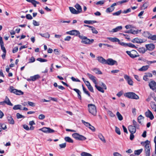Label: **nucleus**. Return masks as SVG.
Listing matches in <instances>:
<instances>
[{
	"label": "nucleus",
	"mask_w": 156,
	"mask_h": 156,
	"mask_svg": "<svg viewBox=\"0 0 156 156\" xmlns=\"http://www.w3.org/2000/svg\"><path fill=\"white\" fill-rule=\"evenodd\" d=\"M114 8H113L112 7H111V6L110 7H108L106 9V12L107 13H109V12H112L114 10Z\"/></svg>",
	"instance_id": "nucleus-34"
},
{
	"label": "nucleus",
	"mask_w": 156,
	"mask_h": 156,
	"mask_svg": "<svg viewBox=\"0 0 156 156\" xmlns=\"http://www.w3.org/2000/svg\"><path fill=\"white\" fill-rule=\"evenodd\" d=\"M151 89L154 90L156 89V83L154 80L151 81L149 84Z\"/></svg>",
	"instance_id": "nucleus-13"
},
{
	"label": "nucleus",
	"mask_w": 156,
	"mask_h": 156,
	"mask_svg": "<svg viewBox=\"0 0 156 156\" xmlns=\"http://www.w3.org/2000/svg\"><path fill=\"white\" fill-rule=\"evenodd\" d=\"M105 64L112 66L115 64L117 65V62L112 58H108L106 60Z\"/></svg>",
	"instance_id": "nucleus-10"
},
{
	"label": "nucleus",
	"mask_w": 156,
	"mask_h": 156,
	"mask_svg": "<svg viewBox=\"0 0 156 156\" xmlns=\"http://www.w3.org/2000/svg\"><path fill=\"white\" fill-rule=\"evenodd\" d=\"M136 128L132 125H130L128 126V130L130 133H135L136 132Z\"/></svg>",
	"instance_id": "nucleus-16"
},
{
	"label": "nucleus",
	"mask_w": 156,
	"mask_h": 156,
	"mask_svg": "<svg viewBox=\"0 0 156 156\" xmlns=\"http://www.w3.org/2000/svg\"><path fill=\"white\" fill-rule=\"evenodd\" d=\"M133 126H134L136 128H137L139 126L138 124H137V122L135 120H133Z\"/></svg>",
	"instance_id": "nucleus-43"
},
{
	"label": "nucleus",
	"mask_w": 156,
	"mask_h": 156,
	"mask_svg": "<svg viewBox=\"0 0 156 156\" xmlns=\"http://www.w3.org/2000/svg\"><path fill=\"white\" fill-rule=\"evenodd\" d=\"M89 112L94 116L97 114L96 107L93 104H88V105Z\"/></svg>",
	"instance_id": "nucleus-4"
},
{
	"label": "nucleus",
	"mask_w": 156,
	"mask_h": 156,
	"mask_svg": "<svg viewBox=\"0 0 156 156\" xmlns=\"http://www.w3.org/2000/svg\"><path fill=\"white\" fill-rule=\"evenodd\" d=\"M9 91L10 92L14 93L17 95H21L23 94V92L21 90H18L16 89H14L13 86L10 87Z\"/></svg>",
	"instance_id": "nucleus-7"
},
{
	"label": "nucleus",
	"mask_w": 156,
	"mask_h": 156,
	"mask_svg": "<svg viewBox=\"0 0 156 156\" xmlns=\"http://www.w3.org/2000/svg\"><path fill=\"white\" fill-rule=\"evenodd\" d=\"M59 146L61 148H64L66 147V143H63L59 145Z\"/></svg>",
	"instance_id": "nucleus-54"
},
{
	"label": "nucleus",
	"mask_w": 156,
	"mask_h": 156,
	"mask_svg": "<svg viewBox=\"0 0 156 156\" xmlns=\"http://www.w3.org/2000/svg\"><path fill=\"white\" fill-rule=\"evenodd\" d=\"M98 60L100 63L105 64L106 62V60L104 59L103 57L101 56H99L98 57Z\"/></svg>",
	"instance_id": "nucleus-18"
},
{
	"label": "nucleus",
	"mask_w": 156,
	"mask_h": 156,
	"mask_svg": "<svg viewBox=\"0 0 156 156\" xmlns=\"http://www.w3.org/2000/svg\"><path fill=\"white\" fill-rule=\"evenodd\" d=\"M45 118V116L44 115L41 114L39 115L38 118L39 119L42 120Z\"/></svg>",
	"instance_id": "nucleus-55"
},
{
	"label": "nucleus",
	"mask_w": 156,
	"mask_h": 156,
	"mask_svg": "<svg viewBox=\"0 0 156 156\" xmlns=\"http://www.w3.org/2000/svg\"><path fill=\"white\" fill-rule=\"evenodd\" d=\"M143 35L144 37L150 39L151 34L148 31H144L143 33Z\"/></svg>",
	"instance_id": "nucleus-19"
},
{
	"label": "nucleus",
	"mask_w": 156,
	"mask_h": 156,
	"mask_svg": "<svg viewBox=\"0 0 156 156\" xmlns=\"http://www.w3.org/2000/svg\"><path fill=\"white\" fill-rule=\"evenodd\" d=\"M122 29V26H118L115 28L112 29V32H117Z\"/></svg>",
	"instance_id": "nucleus-26"
},
{
	"label": "nucleus",
	"mask_w": 156,
	"mask_h": 156,
	"mask_svg": "<svg viewBox=\"0 0 156 156\" xmlns=\"http://www.w3.org/2000/svg\"><path fill=\"white\" fill-rule=\"evenodd\" d=\"M143 149H140L139 150H135L134 151V154H135L139 155L143 151Z\"/></svg>",
	"instance_id": "nucleus-33"
},
{
	"label": "nucleus",
	"mask_w": 156,
	"mask_h": 156,
	"mask_svg": "<svg viewBox=\"0 0 156 156\" xmlns=\"http://www.w3.org/2000/svg\"><path fill=\"white\" fill-rule=\"evenodd\" d=\"M150 141L147 140L144 142H142L141 143V144L144 146L145 156H150V150L151 147L150 145Z\"/></svg>",
	"instance_id": "nucleus-1"
},
{
	"label": "nucleus",
	"mask_w": 156,
	"mask_h": 156,
	"mask_svg": "<svg viewBox=\"0 0 156 156\" xmlns=\"http://www.w3.org/2000/svg\"><path fill=\"white\" fill-rule=\"evenodd\" d=\"M141 31V30H132V34H136L138 33L139 32H140Z\"/></svg>",
	"instance_id": "nucleus-59"
},
{
	"label": "nucleus",
	"mask_w": 156,
	"mask_h": 156,
	"mask_svg": "<svg viewBox=\"0 0 156 156\" xmlns=\"http://www.w3.org/2000/svg\"><path fill=\"white\" fill-rule=\"evenodd\" d=\"M27 103L29 105L32 107H34L35 106V103L31 101H28Z\"/></svg>",
	"instance_id": "nucleus-45"
},
{
	"label": "nucleus",
	"mask_w": 156,
	"mask_h": 156,
	"mask_svg": "<svg viewBox=\"0 0 156 156\" xmlns=\"http://www.w3.org/2000/svg\"><path fill=\"white\" fill-rule=\"evenodd\" d=\"M124 96L131 99L137 100L139 99V97L135 93L133 92L126 93L124 94Z\"/></svg>",
	"instance_id": "nucleus-5"
},
{
	"label": "nucleus",
	"mask_w": 156,
	"mask_h": 156,
	"mask_svg": "<svg viewBox=\"0 0 156 156\" xmlns=\"http://www.w3.org/2000/svg\"><path fill=\"white\" fill-rule=\"evenodd\" d=\"M138 51L140 53H144L145 52V49L144 48H140L138 49Z\"/></svg>",
	"instance_id": "nucleus-39"
},
{
	"label": "nucleus",
	"mask_w": 156,
	"mask_h": 156,
	"mask_svg": "<svg viewBox=\"0 0 156 156\" xmlns=\"http://www.w3.org/2000/svg\"><path fill=\"white\" fill-rule=\"evenodd\" d=\"M35 59L34 57L32 56L31 58L29 59V63H32L35 62Z\"/></svg>",
	"instance_id": "nucleus-49"
},
{
	"label": "nucleus",
	"mask_w": 156,
	"mask_h": 156,
	"mask_svg": "<svg viewBox=\"0 0 156 156\" xmlns=\"http://www.w3.org/2000/svg\"><path fill=\"white\" fill-rule=\"evenodd\" d=\"M68 34L71 35H75L76 36H78L79 37V36L81 35L80 33L78 30H73L66 32Z\"/></svg>",
	"instance_id": "nucleus-9"
},
{
	"label": "nucleus",
	"mask_w": 156,
	"mask_h": 156,
	"mask_svg": "<svg viewBox=\"0 0 156 156\" xmlns=\"http://www.w3.org/2000/svg\"><path fill=\"white\" fill-rule=\"evenodd\" d=\"M121 13V10H120L115 12L113 13L112 14L114 16H119Z\"/></svg>",
	"instance_id": "nucleus-47"
},
{
	"label": "nucleus",
	"mask_w": 156,
	"mask_h": 156,
	"mask_svg": "<svg viewBox=\"0 0 156 156\" xmlns=\"http://www.w3.org/2000/svg\"><path fill=\"white\" fill-rule=\"evenodd\" d=\"M115 128L116 133L118 135H120L121 134V132L119 129L116 126L115 127Z\"/></svg>",
	"instance_id": "nucleus-42"
},
{
	"label": "nucleus",
	"mask_w": 156,
	"mask_h": 156,
	"mask_svg": "<svg viewBox=\"0 0 156 156\" xmlns=\"http://www.w3.org/2000/svg\"><path fill=\"white\" fill-rule=\"evenodd\" d=\"M144 117L143 116L141 115H140L137 118V120L138 122L140 123H141V120L142 119H144Z\"/></svg>",
	"instance_id": "nucleus-40"
},
{
	"label": "nucleus",
	"mask_w": 156,
	"mask_h": 156,
	"mask_svg": "<svg viewBox=\"0 0 156 156\" xmlns=\"http://www.w3.org/2000/svg\"><path fill=\"white\" fill-rule=\"evenodd\" d=\"M145 47L147 50L149 51H152L154 48L155 45L153 44H146L145 45Z\"/></svg>",
	"instance_id": "nucleus-15"
},
{
	"label": "nucleus",
	"mask_w": 156,
	"mask_h": 156,
	"mask_svg": "<svg viewBox=\"0 0 156 156\" xmlns=\"http://www.w3.org/2000/svg\"><path fill=\"white\" fill-rule=\"evenodd\" d=\"M108 113L111 117H113L115 116V115L111 111H108Z\"/></svg>",
	"instance_id": "nucleus-62"
},
{
	"label": "nucleus",
	"mask_w": 156,
	"mask_h": 156,
	"mask_svg": "<svg viewBox=\"0 0 156 156\" xmlns=\"http://www.w3.org/2000/svg\"><path fill=\"white\" fill-rule=\"evenodd\" d=\"M129 47L132 48H137L134 44L131 43H129L127 44V46Z\"/></svg>",
	"instance_id": "nucleus-41"
},
{
	"label": "nucleus",
	"mask_w": 156,
	"mask_h": 156,
	"mask_svg": "<svg viewBox=\"0 0 156 156\" xmlns=\"http://www.w3.org/2000/svg\"><path fill=\"white\" fill-rule=\"evenodd\" d=\"M75 7L77 9V11L78 14L81 12L82 8L79 4H76L75 5Z\"/></svg>",
	"instance_id": "nucleus-21"
},
{
	"label": "nucleus",
	"mask_w": 156,
	"mask_h": 156,
	"mask_svg": "<svg viewBox=\"0 0 156 156\" xmlns=\"http://www.w3.org/2000/svg\"><path fill=\"white\" fill-rule=\"evenodd\" d=\"M82 86L83 87V92H84L85 93L87 94L89 97H90V95L88 91L87 90L86 88L83 86V85H82Z\"/></svg>",
	"instance_id": "nucleus-36"
},
{
	"label": "nucleus",
	"mask_w": 156,
	"mask_h": 156,
	"mask_svg": "<svg viewBox=\"0 0 156 156\" xmlns=\"http://www.w3.org/2000/svg\"><path fill=\"white\" fill-rule=\"evenodd\" d=\"M69 9L71 12L74 14H78L77 10L72 7H69Z\"/></svg>",
	"instance_id": "nucleus-29"
},
{
	"label": "nucleus",
	"mask_w": 156,
	"mask_h": 156,
	"mask_svg": "<svg viewBox=\"0 0 156 156\" xmlns=\"http://www.w3.org/2000/svg\"><path fill=\"white\" fill-rule=\"evenodd\" d=\"M98 137L101 140L102 142L104 143L106 142L105 140V139L104 137L101 133H99L98 135Z\"/></svg>",
	"instance_id": "nucleus-30"
},
{
	"label": "nucleus",
	"mask_w": 156,
	"mask_h": 156,
	"mask_svg": "<svg viewBox=\"0 0 156 156\" xmlns=\"http://www.w3.org/2000/svg\"><path fill=\"white\" fill-rule=\"evenodd\" d=\"M107 39L112 42H119V39L116 37L112 38L111 37H108Z\"/></svg>",
	"instance_id": "nucleus-24"
},
{
	"label": "nucleus",
	"mask_w": 156,
	"mask_h": 156,
	"mask_svg": "<svg viewBox=\"0 0 156 156\" xmlns=\"http://www.w3.org/2000/svg\"><path fill=\"white\" fill-rule=\"evenodd\" d=\"M64 139L66 141L69 143H73V140L69 136L65 137Z\"/></svg>",
	"instance_id": "nucleus-28"
},
{
	"label": "nucleus",
	"mask_w": 156,
	"mask_h": 156,
	"mask_svg": "<svg viewBox=\"0 0 156 156\" xmlns=\"http://www.w3.org/2000/svg\"><path fill=\"white\" fill-rule=\"evenodd\" d=\"M92 32L93 33L97 34L98 33V31L96 30L95 28L94 27H92V28L91 29Z\"/></svg>",
	"instance_id": "nucleus-53"
},
{
	"label": "nucleus",
	"mask_w": 156,
	"mask_h": 156,
	"mask_svg": "<svg viewBox=\"0 0 156 156\" xmlns=\"http://www.w3.org/2000/svg\"><path fill=\"white\" fill-rule=\"evenodd\" d=\"M16 117L18 119L22 118H24V117L23 115H22L19 113H17Z\"/></svg>",
	"instance_id": "nucleus-48"
},
{
	"label": "nucleus",
	"mask_w": 156,
	"mask_h": 156,
	"mask_svg": "<svg viewBox=\"0 0 156 156\" xmlns=\"http://www.w3.org/2000/svg\"><path fill=\"white\" fill-rule=\"evenodd\" d=\"M8 123L10 124L13 125L14 124V121L11 115H9L7 117Z\"/></svg>",
	"instance_id": "nucleus-17"
},
{
	"label": "nucleus",
	"mask_w": 156,
	"mask_h": 156,
	"mask_svg": "<svg viewBox=\"0 0 156 156\" xmlns=\"http://www.w3.org/2000/svg\"><path fill=\"white\" fill-rule=\"evenodd\" d=\"M104 2L105 1H100L97 2L96 3V4L97 5H101L104 4Z\"/></svg>",
	"instance_id": "nucleus-56"
},
{
	"label": "nucleus",
	"mask_w": 156,
	"mask_h": 156,
	"mask_svg": "<svg viewBox=\"0 0 156 156\" xmlns=\"http://www.w3.org/2000/svg\"><path fill=\"white\" fill-rule=\"evenodd\" d=\"M79 37L82 40L81 41V43L86 44H90L92 43L94 41L93 39H90L86 36H84L83 35L79 36Z\"/></svg>",
	"instance_id": "nucleus-3"
},
{
	"label": "nucleus",
	"mask_w": 156,
	"mask_h": 156,
	"mask_svg": "<svg viewBox=\"0 0 156 156\" xmlns=\"http://www.w3.org/2000/svg\"><path fill=\"white\" fill-rule=\"evenodd\" d=\"M145 116L149 118L151 120H152L154 118V116L152 112L149 109L147 110V111L145 113Z\"/></svg>",
	"instance_id": "nucleus-11"
},
{
	"label": "nucleus",
	"mask_w": 156,
	"mask_h": 156,
	"mask_svg": "<svg viewBox=\"0 0 156 156\" xmlns=\"http://www.w3.org/2000/svg\"><path fill=\"white\" fill-rule=\"evenodd\" d=\"M82 122L84 124V125L88 127H89V126H90V123H89L88 122H85L84 120H82Z\"/></svg>",
	"instance_id": "nucleus-52"
},
{
	"label": "nucleus",
	"mask_w": 156,
	"mask_h": 156,
	"mask_svg": "<svg viewBox=\"0 0 156 156\" xmlns=\"http://www.w3.org/2000/svg\"><path fill=\"white\" fill-rule=\"evenodd\" d=\"M116 115L119 120L121 121L123 119V117L122 115L119 112H117Z\"/></svg>",
	"instance_id": "nucleus-32"
},
{
	"label": "nucleus",
	"mask_w": 156,
	"mask_h": 156,
	"mask_svg": "<svg viewBox=\"0 0 156 156\" xmlns=\"http://www.w3.org/2000/svg\"><path fill=\"white\" fill-rule=\"evenodd\" d=\"M131 41L133 43H141L145 42V41L142 39L136 38L132 40Z\"/></svg>",
	"instance_id": "nucleus-14"
},
{
	"label": "nucleus",
	"mask_w": 156,
	"mask_h": 156,
	"mask_svg": "<svg viewBox=\"0 0 156 156\" xmlns=\"http://www.w3.org/2000/svg\"><path fill=\"white\" fill-rule=\"evenodd\" d=\"M81 156H92L91 154L84 152L81 153Z\"/></svg>",
	"instance_id": "nucleus-38"
},
{
	"label": "nucleus",
	"mask_w": 156,
	"mask_h": 156,
	"mask_svg": "<svg viewBox=\"0 0 156 156\" xmlns=\"http://www.w3.org/2000/svg\"><path fill=\"white\" fill-rule=\"evenodd\" d=\"M87 75L90 79L93 82L94 84H95V87L99 91L103 93H104V90H103V88L100 86H98L97 85V78L95 76H93V75L89 73H87Z\"/></svg>",
	"instance_id": "nucleus-2"
},
{
	"label": "nucleus",
	"mask_w": 156,
	"mask_h": 156,
	"mask_svg": "<svg viewBox=\"0 0 156 156\" xmlns=\"http://www.w3.org/2000/svg\"><path fill=\"white\" fill-rule=\"evenodd\" d=\"M33 24L34 26H38L40 25L39 22L34 20H33Z\"/></svg>",
	"instance_id": "nucleus-51"
},
{
	"label": "nucleus",
	"mask_w": 156,
	"mask_h": 156,
	"mask_svg": "<svg viewBox=\"0 0 156 156\" xmlns=\"http://www.w3.org/2000/svg\"><path fill=\"white\" fill-rule=\"evenodd\" d=\"M1 49L3 52V53H6V50L5 47L3 45H1Z\"/></svg>",
	"instance_id": "nucleus-64"
},
{
	"label": "nucleus",
	"mask_w": 156,
	"mask_h": 156,
	"mask_svg": "<svg viewBox=\"0 0 156 156\" xmlns=\"http://www.w3.org/2000/svg\"><path fill=\"white\" fill-rule=\"evenodd\" d=\"M39 35H40L42 37H43L45 38H49L50 37V35L48 32L43 34H39Z\"/></svg>",
	"instance_id": "nucleus-27"
},
{
	"label": "nucleus",
	"mask_w": 156,
	"mask_h": 156,
	"mask_svg": "<svg viewBox=\"0 0 156 156\" xmlns=\"http://www.w3.org/2000/svg\"><path fill=\"white\" fill-rule=\"evenodd\" d=\"M39 130L46 133H52L55 131L54 130L49 127H43L42 128L40 129Z\"/></svg>",
	"instance_id": "nucleus-8"
},
{
	"label": "nucleus",
	"mask_w": 156,
	"mask_h": 156,
	"mask_svg": "<svg viewBox=\"0 0 156 156\" xmlns=\"http://www.w3.org/2000/svg\"><path fill=\"white\" fill-rule=\"evenodd\" d=\"M84 23H85L88 24H92V21L91 20H85L84 21Z\"/></svg>",
	"instance_id": "nucleus-50"
},
{
	"label": "nucleus",
	"mask_w": 156,
	"mask_h": 156,
	"mask_svg": "<svg viewBox=\"0 0 156 156\" xmlns=\"http://www.w3.org/2000/svg\"><path fill=\"white\" fill-rule=\"evenodd\" d=\"M4 102H5V104L11 106H12L13 105V104L11 102L7 96H6L4 101Z\"/></svg>",
	"instance_id": "nucleus-20"
},
{
	"label": "nucleus",
	"mask_w": 156,
	"mask_h": 156,
	"mask_svg": "<svg viewBox=\"0 0 156 156\" xmlns=\"http://www.w3.org/2000/svg\"><path fill=\"white\" fill-rule=\"evenodd\" d=\"M37 60L41 62H46L47 61V60L46 59H44L41 58H38L37 59Z\"/></svg>",
	"instance_id": "nucleus-46"
},
{
	"label": "nucleus",
	"mask_w": 156,
	"mask_h": 156,
	"mask_svg": "<svg viewBox=\"0 0 156 156\" xmlns=\"http://www.w3.org/2000/svg\"><path fill=\"white\" fill-rule=\"evenodd\" d=\"M40 77V76L39 75H35L34 76L30 77L31 80L32 81H35L36 80L39 79Z\"/></svg>",
	"instance_id": "nucleus-25"
},
{
	"label": "nucleus",
	"mask_w": 156,
	"mask_h": 156,
	"mask_svg": "<svg viewBox=\"0 0 156 156\" xmlns=\"http://www.w3.org/2000/svg\"><path fill=\"white\" fill-rule=\"evenodd\" d=\"M94 72L97 74H102V72L100 71L98 69L95 68L93 69Z\"/></svg>",
	"instance_id": "nucleus-31"
},
{
	"label": "nucleus",
	"mask_w": 156,
	"mask_h": 156,
	"mask_svg": "<svg viewBox=\"0 0 156 156\" xmlns=\"http://www.w3.org/2000/svg\"><path fill=\"white\" fill-rule=\"evenodd\" d=\"M21 105H15L14 106L13 108V109L14 110H18L20 109L21 110Z\"/></svg>",
	"instance_id": "nucleus-35"
},
{
	"label": "nucleus",
	"mask_w": 156,
	"mask_h": 156,
	"mask_svg": "<svg viewBox=\"0 0 156 156\" xmlns=\"http://www.w3.org/2000/svg\"><path fill=\"white\" fill-rule=\"evenodd\" d=\"M118 43L120 44V45L124 46H127V43H126L123 42H120V41L118 42Z\"/></svg>",
	"instance_id": "nucleus-57"
},
{
	"label": "nucleus",
	"mask_w": 156,
	"mask_h": 156,
	"mask_svg": "<svg viewBox=\"0 0 156 156\" xmlns=\"http://www.w3.org/2000/svg\"><path fill=\"white\" fill-rule=\"evenodd\" d=\"M26 17V18L28 20H32L33 19L32 16L29 14H27Z\"/></svg>",
	"instance_id": "nucleus-58"
},
{
	"label": "nucleus",
	"mask_w": 156,
	"mask_h": 156,
	"mask_svg": "<svg viewBox=\"0 0 156 156\" xmlns=\"http://www.w3.org/2000/svg\"><path fill=\"white\" fill-rule=\"evenodd\" d=\"M72 136L73 138L77 140H84L86 139V138L85 136L81 135H80L77 133H73Z\"/></svg>",
	"instance_id": "nucleus-6"
},
{
	"label": "nucleus",
	"mask_w": 156,
	"mask_h": 156,
	"mask_svg": "<svg viewBox=\"0 0 156 156\" xmlns=\"http://www.w3.org/2000/svg\"><path fill=\"white\" fill-rule=\"evenodd\" d=\"M125 79L127 81L128 83L130 85H133V82L131 79L127 75L124 76Z\"/></svg>",
	"instance_id": "nucleus-12"
},
{
	"label": "nucleus",
	"mask_w": 156,
	"mask_h": 156,
	"mask_svg": "<svg viewBox=\"0 0 156 156\" xmlns=\"http://www.w3.org/2000/svg\"><path fill=\"white\" fill-rule=\"evenodd\" d=\"M148 6V2H146L144 3L142 7H144V9H145L147 8Z\"/></svg>",
	"instance_id": "nucleus-63"
},
{
	"label": "nucleus",
	"mask_w": 156,
	"mask_h": 156,
	"mask_svg": "<svg viewBox=\"0 0 156 156\" xmlns=\"http://www.w3.org/2000/svg\"><path fill=\"white\" fill-rule=\"evenodd\" d=\"M150 39L153 41H156V34L154 35H151Z\"/></svg>",
	"instance_id": "nucleus-60"
},
{
	"label": "nucleus",
	"mask_w": 156,
	"mask_h": 156,
	"mask_svg": "<svg viewBox=\"0 0 156 156\" xmlns=\"http://www.w3.org/2000/svg\"><path fill=\"white\" fill-rule=\"evenodd\" d=\"M129 1V0H123L120 1H119L117 2V4H121L122 3H126L127 2Z\"/></svg>",
	"instance_id": "nucleus-44"
},
{
	"label": "nucleus",
	"mask_w": 156,
	"mask_h": 156,
	"mask_svg": "<svg viewBox=\"0 0 156 156\" xmlns=\"http://www.w3.org/2000/svg\"><path fill=\"white\" fill-rule=\"evenodd\" d=\"M151 106L152 108L154 111L156 112V105L154 102H152L151 105Z\"/></svg>",
	"instance_id": "nucleus-37"
},
{
	"label": "nucleus",
	"mask_w": 156,
	"mask_h": 156,
	"mask_svg": "<svg viewBox=\"0 0 156 156\" xmlns=\"http://www.w3.org/2000/svg\"><path fill=\"white\" fill-rule=\"evenodd\" d=\"M18 50V48L17 47H16L14 48L12 50V52L14 53L17 52Z\"/></svg>",
	"instance_id": "nucleus-61"
},
{
	"label": "nucleus",
	"mask_w": 156,
	"mask_h": 156,
	"mask_svg": "<svg viewBox=\"0 0 156 156\" xmlns=\"http://www.w3.org/2000/svg\"><path fill=\"white\" fill-rule=\"evenodd\" d=\"M149 67L148 65H146L143 66L141 68L139 69V71H145L147 70Z\"/></svg>",
	"instance_id": "nucleus-23"
},
{
	"label": "nucleus",
	"mask_w": 156,
	"mask_h": 156,
	"mask_svg": "<svg viewBox=\"0 0 156 156\" xmlns=\"http://www.w3.org/2000/svg\"><path fill=\"white\" fill-rule=\"evenodd\" d=\"M132 53L130 55V57L132 58H134L137 57L139 56V55H136L135 54V53H137L136 51L134 50H133L132 51Z\"/></svg>",
	"instance_id": "nucleus-22"
}]
</instances>
